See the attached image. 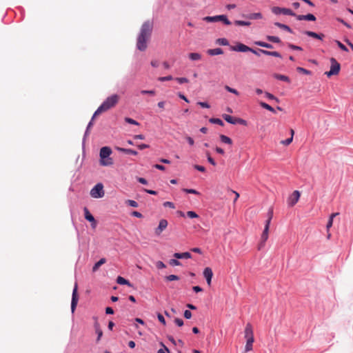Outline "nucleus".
<instances>
[{
  "label": "nucleus",
  "instance_id": "nucleus-1",
  "mask_svg": "<svg viewBox=\"0 0 353 353\" xmlns=\"http://www.w3.org/2000/svg\"><path fill=\"white\" fill-rule=\"evenodd\" d=\"M153 26V21L150 20L145 21L141 26L137 41V48L140 51H144L146 50L147 42L151 37Z\"/></svg>",
  "mask_w": 353,
  "mask_h": 353
},
{
  "label": "nucleus",
  "instance_id": "nucleus-2",
  "mask_svg": "<svg viewBox=\"0 0 353 353\" xmlns=\"http://www.w3.org/2000/svg\"><path fill=\"white\" fill-rule=\"evenodd\" d=\"M119 100V96L118 94H112L110 97H108L103 103L97 108V110L95 111L92 116V120L94 119L99 116V114H102L103 112H105L108 111V110L114 108Z\"/></svg>",
  "mask_w": 353,
  "mask_h": 353
},
{
  "label": "nucleus",
  "instance_id": "nucleus-3",
  "mask_svg": "<svg viewBox=\"0 0 353 353\" xmlns=\"http://www.w3.org/2000/svg\"><path fill=\"white\" fill-rule=\"evenodd\" d=\"M112 154L110 148L105 146L100 150V164L103 166H109L113 164V160L110 157Z\"/></svg>",
  "mask_w": 353,
  "mask_h": 353
},
{
  "label": "nucleus",
  "instance_id": "nucleus-4",
  "mask_svg": "<svg viewBox=\"0 0 353 353\" xmlns=\"http://www.w3.org/2000/svg\"><path fill=\"white\" fill-rule=\"evenodd\" d=\"M330 63L331 66L330 71L325 72V74H326L328 77L332 75L338 74L341 69L340 64L336 61V60L334 58L330 59Z\"/></svg>",
  "mask_w": 353,
  "mask_h": 353
},
{
  "label": "nucleus",
  "instance_id": "nucleus-5",
  "mask_svg": "<svg viewBox=\"0 0 353 353\" xmlns=\"http://www.w3.org/2000/svg\"><path fill=\"white\" fill-rule=\"evenodd\" d=\"M203 21L206 22H217L222 21L225 25H230L231 22L228 20L225 15H216L214 17H205Z\"/></svg>",
  "mask_w": 353,
  "mask_h": 353
},
{
  "label": "nucleus",
  "instance_id": "nucleus-6",
  "mask_svg": "<svg viewBox=\"0 0 353 353\" xmlns=\"http://www.w3.org/2000/svg\"><path fill=\"white\" fill-rule=\"evenodd\" d=\"M103 185L102 183H97L91 190L90 195L95 199L102 198L104 196Z\"/></svg>",
  "mask_w": 353,
  "mask_h": 353
},
{
  "label": "nucleus",
  "instance_id": "nucleus-7",
  "mask_svg": "<svg viewBox=\"0 0 353 353\" xmlns=\"http://www.w3.org/2000/svg\"><path fill=\"white\" fill-rule=\"evenodd\" d=\"M272 12L276 15L284 14L294 17L296 16V14L292 10L285 8H280L278 6H274L272 8Z\"/></svg>",
  "mask_w": 353,
  "mask_h": 353
},
{
  "label": "nucleus",
  "instance_id": "nucleus-8",
  "mask_svg": "<svg viewBox=\"0 0 353 353\" xmlns=\"http://www.w3.org/2000/svg\"><path fill=\"white\" fill-rule=\"evenodd\" d=\"M223 118L229 123L231 124H240L243 125H247L248 123L245 120L241 118L232 117L229 114H223Z\"/></svg>",
  "mask_w": 353,
  "mask_h": 353
},
{
  "label": "nucleus",
  "instance_id": "nucleus-9",
  "mask_svg": "<svg viewBox=\"0 0 353 353\" xmlns=\"http://www.w3.org/2000/svg\"><path fill=\"white\" fill-rule=\"evenodd\" d=\"M77 290H78V285H77V283H75L74 287L73 289V292H72V301H71V311L72 313H74V312L76 309V307L77 305L78 301H79Z\"/></svg>",
  "mask_w": 353,
  "mask_h": 353
},
{
  "label": "nucleus",
  "instance_id": "nucleus-10",
  "mask_svg": "<svg viewBox=\"0 0 353 353\" xmlns=\"http://www.w3.org/2000/svg\"><path fill=\"white\" fill-rule=\"evenodd\" d=\"M301 194L298 190H294L288 199V203L290 206H294L299 201Z\"/></svg>",
  "mask_w": 353,
  "mask_h": 353
},
{
  "label": "nucleus",
  "instance_id": "nucleus-11",
  "mask_svg": "<svg viewBox=\"0 0 353 353\" xmlns=\"http://www.w3.org/2000/svg\"><path fill=\"white\" fill-rule=\"evenodd\" d=\"M245 338L246 340L250 339H254V333H253V328L250 323H247L245 331H244Z\"/></svg>",
  "mask_w": 353,
  "mask_h": 353
},
{
  "label": "nucleus",
  "instance_id": "nucleus-12",
  "mask_svg": "<svg viewBox=\"0 0 353 353\" xmlns=\"http://www.w3.org/2000/svg\"><path fill=\"white\" fill-rule=\"evenodd\" d=\"M84 214L85 219L91 223L92 228H95L97 226V221L87 208H84Z\"/></svg>",
  "mask_w": 353,
  "mask_h": 353
},
{
  "label": "nucleus",
  "instance_id": "nucleus-13",
  "mask_svg": "<svg viewBox=\"0 0 353 353\" xmlns=\"http://www.w3.org/2000/svg\"><path fill=\"white\" fill-rule=\"evenodd\" d=\"M168 223L165 219H161L159 221L158 227L155 230V234L160 235L161 232L168 227Z\"/></svg>",
  "mask_w": 353,
  "mask_h": 353
},
{
  "label": "nucleus",
  "instance_id": "nucleus-14",
  "mask_svg": "<svg viewBox=\"0 0 353 353\" xmlns=\"http://www.w3.org/2000/svg\"><path fill=\"white\" fill-rule=\"evenodd\" d=\"M231 50L233 51L245 52H250V50H251V48L247 46L246 45H245L243 43H239L236 46H232Z\"/></svg>",
  "mask_w": 353,
  "mask_h": 353
},
{
  "label": "nucleus",
  "instance_id": "nucleus-15",
  "mask_svg": "<svg viewBox=\"0 0 353 353\" xmlns=\"http://www.w3.org/2000/svg\"><path fill=\"white\" fill-rule=\"evenodd\" d=\"M203 276L206 279L208 285H211L212 278L213 276V272L210 268H205L203 270Z\"/></svg>",
  "mask_w": 353,
  "mask_h": 353
},
{
  "label": "nucleus",
  "instance_id": "nucleus-16",
  "mask_svg": "<svg viewBox=\"0 0 353 353\" xmlns=\"http://www.w3.org/2000/svg\"><path fill=\"white\" fill-rule=\"evenodd\" d=\"M296 17V19L299 21H301V20H307V21H315L316 20V17L314 14H305V15H296L295 16Z\"/></svg>",
  "mask_w": 353,
  "mask_h": 353
},
{
  "label": "nucleus",
  "instance_id": "nucleus-17",
  "mask_svg": "<svg viewBox=\"0 0 353 353\" xmlns=\"http://www.w3.org/2000/svg\"><path fill=\"white\" fill-rule=\"evenodd\" d=\"M243 17L250 20L261 19L263 18V15L261 12L250 13L247 15H243Z\"/></svg>",
  "mask_w": 353,
  "mask_h": 353
},
{
  "label": "nucleus",
  "instance_id": "nucleus-18",
  "mask_svg": "<svg viewBox=\"0 0 353 353\" xmlns=\"http://www.w3.org/2000/svg\"><path fill=\"white\" fill-rule=\"evenodd\" d=\"M304 34L309 37H313L314 39H320V40H322L325 37L323 34H317L314 32L308 31V30L305 31Z\"/></svg>",
  "mask_w": 353,
  "mask_h": 353
},
{
  "label": "nucleus",
  "instance_id": "nucleus-19",
  "mask_svg": "<svg viewBox=\"0 0 353 353\" xmlns=\"http://www.w3.org/2000/svg\"><path fill=\"white\" fill-rule=\"evenodd\" d=\"M208 54L210 56H215V55H219L222 54L223 53V51L221 48H217L214 49H209L207 50Z\"/></svg>",
  "mask_w": 353,
  "mask_h": 353
},
{
  "label": "nucleus",
  "instance_id": "nucleus-20",
  "mask_svg": "<svg viewBox=\"0 0 353 353\" xmlns=\"http://www.w3.org/2000/svg\"><path fill=\"white\" fill-rule=\"evenodd\" d=\"M174 256L177 259H190L192 257V254L188 252H185L183 253H174Z\"/></svg>",
  "mask_w": 353,
  "mask_h": 353
},
{
  "label": "nucleus",
  "instance_id": "nucleus-21",
  "mask_svg": "<svg viewBox=\"0 0 353 353\" xmlns=\"http://www.w3.org/2000/svg\"><path fill=\"white\" fill-rule=\"evenodd\" d=\"M94 329L96 333L97 334V342L98 343L100 341L101 336H103V331L101 330L100 325L97 322L94 323Z\"/></svg>",
  "mask_w": 353,
  "mask_h": 353
},
{
  "label": "nucleus",
  "instance_id": "nucleus-22",
  "mask_svg": "<svg viewBox=\"0 0 353 353\" xmlns=\"http://www.w3.org/2000/svg\"><path fill=\"white\" fill-rule=\"evenodd\" d=\"M117 150L118 151L128 154H132V155H137L138 153L137 151L132 150V149H126L123 148H117Z\"/></svg>",
  "mask_w": 353,
  "mask_h": 353
},
{
  "label": "nucleus",
  "instance_id": "nucleus-23",
  "mask_svg": "<svg viewBox=\"0 0 353 353\" xmlns=\"http://www.w3.org/2000/svg\"><path fill=\"white\" fill-rule=\"evenodd\" d=\"M269 228H270V225H265L263 232L261 234V240L263 242H265L268 239Z\"/></svg>",
  "mask_w": 353,
  "mask_h": 353
},
{
  "label": "nucleus",
  "instance_id": "nucleus-24",
  "mask_svg": "<svg viewBox=\"0 0 353 353\" xmlns=\"http://www.w3.org/2000/svg\"><path fill=\"white\" fill-rule=\"evenodd\" d=\"M254 341V339L246 340V344L245 346V352L252 350V346H253Z\"/></svg>",
  "mask_w": 353,
  "mask_h": 353
},
{
  "label": "nucleus",
  "instance_id": "nucleus-25",
  "mask_svg": "<svg viewBox=\"0 0 353 353\" xmlns=\"http://www.w3.org/2000/svg\"><path fill=\"white\" fill-rule=\"evenodd\" d=\"M117 282L120 285H127L130 287L132 286V284L129 282V281L120 276L117 277Z\"/></svg>",
  "mask_w": 353,
  "mask_h": 353
},
{
  "label": "nucleus",
  "instance_id": "nucleus-26",
  "mask_svg": "<svg viewBox=\"0 0 353 353\" xmlns=\"http://www.w3.org/2000/svg\"><path fill=\"white\" fill-rule=\"evenodd\" d=\"M106 262V259L105 258H102L98 262H97L93 268H92V271L93 272H96L97 270H98V269L99 268V267L101 265H102L103 264H104Z\"/></svg>",
  "mask_w": 353,
  "mask_h": 353
},
{
  "label": "nucleus",
  "instance_id": "nucleus-27",
  "mask_svg": "<svg viewBox=\"0 0 353 353\" xmlns=\"http://www.w3.org/2000/svg\"><path fill=\"white\" fill-rule=\"evenodd\" d=\"M274 77L275 79H279V80H281V81H285V82H288V83L290 82V80L289 77L285 76V75L279 74H274Z\"/></svg>",
  "mask_w": 353,
  "mask_h": 353
},
{
  "label": "nucleus",
  "instance_id": "nucleus-28",
  "mask_svg": "<svg viewBox=\"0 0 353 353\" xmlns=\"http://www.w3.org/2000/svg\"><path fill=\"white\" fill-rule=\"evenodd\" d=\"M188 57L192 61H199L201 59V54L197 52L190 53Z\"/></svg>",
  "mask_w": 353,
  "mask_h": 353
},
{
  "label": "nucleus",
  "instance_id": "nucleus-29",
  "mask_svg": "<svg viewBox=\"0 0 353 353\" xmlns=\"http://www.w3.org/2000/svg\"><path fill=\"white\" fill-rule=\"evenodd\" d=\"M274 25L284 30H286L290 33H292V29L287 25H285V24H283V23H281L279 22H276L274 23Z\"/></svg>",
  "mask_w": 353,
  "mask_h": 353
},
{
  "label": "nucleus",
  "instance_id": "nucleus-30",
  "mask_svg": "<svg viewBox=\"0 0 353 353\" xmlns=\"http://www.w3.org/2000/svg\"><path fill=\"white\" fill-rule=\"evenodd\" d=\"M220 139L224 143H226V144H228V145H232V140L230 137H227L225 135L221 134L220 135Z\"/></svg>",
  "mask_w": 353,
  "mask_h": 353
},
{
  "label": "nucleus",
  "instance_id": "nucleus-31",
  "mask_svg": "<svg viewBox=\"0 0 353 353\" xmlns=\"http://www.w3.org/2000/svg\"><path fill=\"white\" fill-rule=\"evenodd\" d=\"M255 44L259 46L269 48V49H272L273 48L272 45L265 43V42H263V41H256Z\"/></svg>",
  "mask_w": 353,
  "mask_h": 353
},
{
  "label": "nucleus",
  "instance_id": "nucleus-32",
  "mask_svg": "<svg viewBox=\"0 0 353 353\" xmlns=\"http://www.w3.org/2000/svg\"><path fill=\"white\" fill-rule=\"evenodd\" d=\"M273 217V209L271 208L268 212V219L265 221V225H270L271 220Z\"/></svg>",
  "mask_w": 353,
  "mask_h": 353
},
{
  "label": "nucleus",
  "instance_id": "nucleus-33",
  "mask_svg": "<svg viewBox=\"0 0 353 353\" xmlns=\"http://www.w3.org/2000/svg\"><path fill=\"white\" fill-rule=\"evenodd\" d=\"M259 104H260V105H261L262 108H265V109H266V110H269V111H270V112H274V113L275 112L274 109L272 106H270V105H268V103H265V102H260V103H259Z\"/></svg>",
  "mask_w": 353,
  "mask_h": 353
},
{
  "label": "nucleus",
  "instance_id": "nucleus-34",
  "mask_svg": "<svg viewBox=\"0 0 353 353\" xmlns=\"http://www.w3.org/2000/svg\"><path fill=\"white\" fill-rule=\"evenodd\" d=\"M234 24L236 25V26H249L251 25V23L250 21L236 20L234 21Z\"/></svg>",
  "mask_w": 353,
  "mask_h": 353
},
{
  "label": "nucleus",
  "instance_id": "nucleus-35",
  "mask_svg": "<svg viewBox=\"0 0 353 353\" xmlns=\"http://www.w3.org/2000/svg\"><path fill=\"white\" fill-rule=\"evenodd\" d=\"M267 39L273 43H279L281 42V39L278 37L275 36H267Z\"/></svg>",
  "mask_w": 353,
  "mask_h": 353
},
{
  "label": "nucleus",
  "instance_id": "nucleus-36",
  "mask_svg": "<svg viewBox=\"0 0 353 353\" xmlns=\"http://www.w3.org/2000/svg\"><path fill=\"white\" fill-rule=\"evenodd\" d=\"M210 122L212 123H215V124H218L219 125H221L223 126L224 124H223V122L222 121V120H221L220 119H216V118H212L210 119Z\"/></svg>",
  "mask_w": 353,
  "mask_h": 353
},
{
  "label": "nucleus",
  "instance_id": "nucleus-37",
  "mask_svg": "<svg viewBox=\"0 0 353 353\" xmlns=\"http://www.w3.org/2000/svg\"><path fill=\"white\" fill-rule=\"evenodd\" d=\"M225 89L227 91H228V92H231V93H233V94H235V95H236V96H239V92L236 89L232 88H230V86H228V85H225Z\"/></svg>",
  "mask_w": 353,
  "mask_h": 353
},
{
  "label": "nucleus",
  "instance_id": "nucleus-38",
  "mask_svg": "<svg viewBox=\"0 0 353 353\" xmlns=\"http://www.w3.org/2000/svg\"><path fill=\"white\" fill-rule=\"evenodd\" d=\"M160 345L163 347V348L159 349L157 353H170L168 348L163 343H161Z\"/></svg>",
  "mask_w": 353,
  "mask_h": 353
},
{
  "label": "nucleus",
  "instance_id": "nucleus-39",
  "mask_svg": "<svg viewBox=\"0 0 353 353\" xmlns=\"http://www.w3.org/2000/svg\"><path fill=\"white\" fill-rule=\"evenodd\" d=\"M179 279V276L176 275H174V274H171V275L167 276L165 277V280H167L168 281H177Z\"/></svg>",
  "mask_w": 353,
  "mask_h": 353
},
{
  "label": "nucleus",
  "instance_id": "nucleus-40",
  "mask_svg": "<svg viewBox=\"0 0 353 353\" xmlns=\"http://www.w3.org/2000/svg\"><path fill=\"white\" fill-rule=\"evenodd\" d=\"M296 70L299 72H301L304 74H311V71L308 70H306L303 68H301V67H298L296 68Z\"/></svg>",
  "mask_w": 353,
  "mask_h": 353
},
{
  "label": "nucleus",
  "instance_id": "nucleus-41",
  "mask_svg": "<svg viewBox=\"0 0 353 353\" xmlns=\"http://www.w3.org/2000/svg\"><path fill=\"white\" fill-rule=\"evenodd\" d=\"M217 43L222 46H228L229 44L228 41L225 38L219 39Z\"/></svg>",
  "mask_w": 353,
  "mask_h": 353
},
{
  "label": "nucleus",
  "instance_id": "nucleus-42",
  "mask_svg": "<svg viewBox=\"0 0 353 353\" xmlns=\"http://www.w3.org/2000/svg\"><path fill=\"white\" fill-rule=\"evenodd\" d=\"M187 216L191 219L199 217V215L195 212L193 211L187 212Z\"/></svg>",
  "mask_w": 353,
  "mask_h": 353
},
{
  "label": "nucleus",
  "instance_id": "nucleus-43",
  "mask_svg": "<svg viewBox=\"0 0 353 353\" xmlns=\"http://www.w3.org/2000/svg\"><path fill=\"white\" fill-rule=\"evenodd\" d=\"M125 122L130 123V124H133V125H139V123L137 121H136L135 120H134L131 118H129V117H125Z\"/></svg>",
  "mask_w": 353,
  "mask_h": 353
},
{
  "label": "nucleus",
  "instance_id": "nucleus-44",
  "mask_svg": "<svg viewBox=\"0 0 353 353\" xmlns=\"http://www.w3.org/2000/svg\"><path fill=\"white\" fill-rule=\"evenodd\" d=\"M126 203H128L130 206L133 207V208L138 207L137 202L135 201H133V200H127Z\"/></svg>",
  "mask_w": 353,
  "mask_h": 353
},
{
  "label": "nucleus",
  "instance_id": "nucleus-45",
  "mask_svg": "<svg viewBox=\"0 0 353 353\" xmlns=\"http://www.w3.org/2000/svg\"><path fill=\"white\" fill-rule=\"evenodd\" d=\"M169 263L172 266L181 265V262L177 259H170Z\"/></svg>",
  "mask_w": 353,
  "mask_h": 353
},
{
  "label": "nucleus",
  "instance_id": "nucleus-46",
  "mask_svg": "<svg viewBox=\"0 0 353 353\" xmlns=\"http://www.w3.org/2000/svg\"><path fill=\"white\" fill-rule=\"evenodd\" d=\"M265 96L269 99H271V100H274L276 101V102H279V99L276 98V97H274L272 94L271 93H269V92H265Z\"/></svg>",
  "mask_w": 353,
  "mask_h": 353
},
{
  "label": "nucleus",
  "instance_id": "nucleus-47",
  "mask_svg": "<svg viewBox=\"0 0 353 353\" xmlns=\"http://www.w3.org/2000/svg\"><path fill=\"white\" fill-rule=\"evenodd\" d=\"M293 141V139L290 137L285 140H283L281 141V143L283 144V145H290Z\"/></svg>",
  "mask_w": 353,
  "mask_h": 353
},
{
  "label": "nucleus",
  "instance_id": "nucleus-48",
  "mask_svg": "<svg viewBox=\"0 0 353 353\" xmlns=\"http://www.w3.org/2000/svg\"><path fill=\"white\" fill-rule=\"evenodd\" d=\"M336 43L337 44V46L343 51H345V52H347L348 50L347 48L345 47V46H344L341 41H336Z\"/></svg>",
  "mask_w": 353,
  "mask_h": 353
},
{
  "label": "nucleus",
  "instance_id": "nucleus-49",
  "mask_svg": "<svg viewBox=\"0 0 353 353\" xmlns=\"http://www.w3.org/2000/svg\"><path fill=\"white\" fill-rule=\"evenodd\" d=\"M175 79L179 83H188V79L187 78H185V77H177Z\"/></svg>",
  "mask_w": 353,
  "mask_h": 353
},
{
  "label": "nucleus",
  "instance_id": "nucleus-50",
  "mask_svg": "<svg viewBox=\"0 0 353 353\" xmlns=\"http://www.w3.org/2000/svg\"><path fill=\"white\" fill-rule=\"evenodd\" d=\"M173 78L171 75H168L167 77H159L158 79L159 81H170L172 80Z\"/></svg>",
  "mask_w": 353,
  "mask_h": 353
},
{
  "label": "nucleus",
  "instance_id": "nucleus-51",
  "mask_svg": "<svg viewBox=\"0 0 353 353\" xmlns=\"http://www.w3.org/2000/svg\"><path fill=\"white\" fill-rule=\"evenodd\" d=\"M288 47L292 49V50H303L302 48L301 47H299V46H295L294 44H292V43H289L288 44Z\"/></svg>",
  "mask_w": 353,
  "mask_h": 353
},
{
  "label": "nucleus",
  "instance_id": "nucleus-52",
  "mask_svg": "<svg viewBox=\"0 0 353 353\" xmlns=\"http://www.w3.org/2000/svg\"><path fill=\"white\" fill-rule=\"evenodd\" d=\"M183 191L189 194H199V192L194 189H184Z\"/></svg>",
  "mask_w": 353,
  "mask_h": 353
},
{
  "label": "nucleus",
  "instance_id": "nucleus-53",
  "mask_svg": "<svg viewBox=\"0 0 353 353\" xmlns=\"http://www.w3.org/2000/svg\"><path fill=\"white\" fill-rule=\"evenodd\" d=\"M156 267L158 269H163V268H165L166 266L162 261H159L156 263Z\"/></svg>",
  "mask_w": 353,
  "mask_h": 353
},
{
  "label": "nucleus",
  "instance_id": "nucleus-54",
  "mask_svg": "<svg viewBox=\"0 0 353 353\" xmlns=\"http://www.w3.org/2000/svg\"><path fill=\"white\" fill-rule=\"evenodd\" d=\"M194 168L196 170H197L198 171H200V172H204L205 171V168L203 166H202V165H194Z\"/></svg>",
  "mask_w": 353,
  "mask_h": 353
},
{
  "label": "nucleus",
  "instance_id": "nucleus-55",
  "mask_svg": "<svg viewBox=\"0 0 353 353\" xmlns=\"http://www.w3.org/2000/svg\"><path fill=\"white\" fill-rule=\"evenodd\" d=\"M184 317L187 319H190L192 317V312L190 310H185Z\"/></svg>",
  "mask_w": 353,
  "mask_h": 353
},
{
  "label": "nucleus",
  "instance_id": "nucleus-56",
  "mask_svg": "<svg viewBox=\"0 0 353 353\" xmlns=\"http://www.w3.org/2000/svg\"><path fill=\"white\" fill-rule=\"evenodd\" d=\"M141 93L142 94H151V95L155 94V92L154 90H141Z\"/></svg>",
  "mask_w": 353,
  "mask_h": 353
},
{
  "label": "nucleus",
  "instance_id": "nucleus-57",
  "mask_svg": "<svg viewBox=\"0 0 353 353\" xmlns=\"http://www.w3.org/2000/svg\"><path fill=\"white\" fill-rule=\"evenodd\" d=\"M197 104L204 108H210V105L206 102H198Z\"/></svg>",
  "mask_w": 353,
  "mask_h": 353
},
{
  "label": "nucleus",
  "instance_id": "nucleus-58",
  "mask_svg": "<svg viewBox=\"0 0 353 353\" xmlns=\"http://www.w3.org/2000/svg\"><path fill=\"white\" fill-rule=\"evenodd\" d=\"M157 318L161 323H162L163 325H165V321L162 314H158Z\"/></svg>",
  "mask_w": 353,
  "mask_h": 353
},
{
  "label": "nucleus",
  "instance_id": "nucleus-59",
  "mask_svg": "<svg viewBox=\"0 0 353 353\" xmlns=\"http://www.w3.org/2000/svg\"><path fill=\"white\" fill-rule=\"evenodd\" d=\"M174 322L178 326H182L183 325V321L179 318H176Z\"/></svg>",
  "mask_w": 353,
  "mask_h": 353
},
{
  "label": "nucleus",
  "instance_id": "nucleus-60",
  "mask_svg": "<svg viewBox=\"0 0 353 353\" xmlns=\"http://www.w3.org/2000/svg\"><path fill=\"white\" fill-rule=\"evenodd\" d=\"M163 205L165 206V207H169V208H174V205L173 203L172 202H170V201H166L163 203Z\"/></svg>",
  "mask_w": 353,
  "mask_h": 353
},
{
  "label": "nucleus",
  "instance_id": "nucleus-61",
  "mask_svg": "<svg viewBox=\"0 0 353 353\" xmlns=\"http://www.w3.org/2000/svg\"><path fill=\"white\" fill-rule=\"evenodd\" d=\"M259 52H260L261 54H265V55H268V56H271V51H268V50H265L259 49Z\"/></svg>",
  "mask_w": 353,
  "mask_h": 353
},
{
  "label": "nucleus",
  "instance_id": "nucleus-62",
  "mask_svg": "<svg viewBox=\"0 0 353 353\" xmlns=\"http://www.w3.org/2000/svg\"><path fill=\"white\" fill-rule=\"evenodd\" d=\"M137 147L140 150H143V149H145V148H148L150 146H149V145H147V144H145V143H142V144L138 145Z\"/></svg>",
  "mask_w": 353,
  "mask_h": 353
},
{
  "label": "nucleus",
  "instance_id": "nucleus-63",
  "mask_svg": "<svg viewBox=\"0 0 353 353\" xmlns=\"http://www.w3.org/2000/svg\"><path fill=\"white\" fill-rule=\"evenodd\" d=\"M186 139H187V141H188V143H189L190 145H194V140H193V139H192V137H186Z\"/></svg>",
  "mask_w": 353,
  "mask_h": 353
},
{
  "label": "nucleus",
  "instance_id": "nucleus-64",
  "mask_svg": "<svg viewBox=\"0 0 353 353\" xmlns=\"http://www.w3.org/2000/svg\"><path fill=\"white\" fill-rule=\"evenodd\" d=\"M105 312H106V314H112L114 313V310L112 307H108L105 309Z\"/></svg>",
  "mask_w": 353,
  "mask_h": 353
}]
</instances>
